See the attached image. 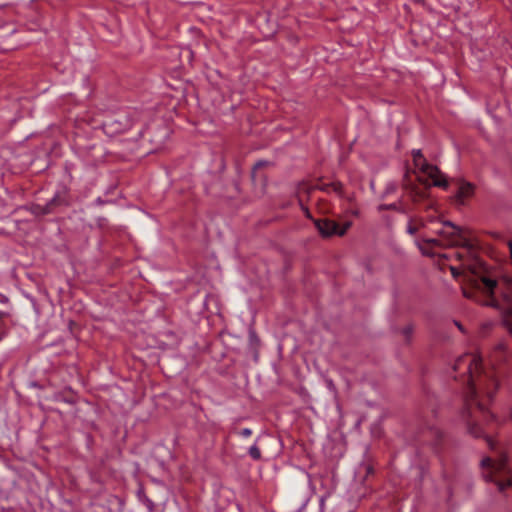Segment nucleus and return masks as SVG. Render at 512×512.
<instances>
[{
	"label": "nucleus",
	"instance_id": "obj_21",
	"mask_svg": "<svg viewBox=\"0 0 512 512\" xmlns=\"http://www.w3.org/2000/svg\"><path fill=\"white\" fill-rule=\"evenodd\" d=\"M251 434H252V430L250 428H243L239 432V435H241L242 437H249V436H251Z\"/></svg>",
	"mask_w": 512,
	"mask_h": 512
},
{
	"label": "nucleus",
	"instance_id": "obj_16",
	"mask_svg": "<svg viewBox=\"0 0 512 512\" xmlns=\"http://www.w3.org/2000/svg\"><path fill=\"white\" fill-rule=\"evenodd\" d=\"M248 454L254 461H259L262 459L261 450L256 443L249 448Z\"/></svg>",
	"mask_w": 512,
	"mask_h": 512
},
{
	"label": "nucleus",
	"instance_id": "obj_5",
	"mask_svg": "<svg viewBox=\"0 0 512 512\" xmlns=\"http://www.w3.org/2000/svg\"><path fill=\"white\" fill-rule=\"evenodd\" d=\"M411 154L415 167H417L422 173L426 174L432 180L433 186L443 189L448 188V181L446 176L439 170L437 166H434L426 161L420 149L412 150Z\"/></svg>",
	"mask_w": 512,
	"mask_h": 512
},
{
	"label": "nucleus",
	"instance_id": "obj_14",
	"mask_svg": "<svg viewBox=\"0 0 512 512\" xmlns=\"http://www.w3.org/2000/svg\"><path fill=\"white\" fill-rule=\"evenodd\" d=\"M63 203V200L60 198L58 194H55L53 198L46 203L43 207V213L48 214L53 212L54 207Z\"/></svg>",
	"mask_w": 512,
	"mask_h": 512
},
{
	"label": "nucleus",
	"instance_id": "obj_19",
	"mask_svg": "<svg viewBox=\"0 0 512 512\" xmlns=\"http://www.w3.org/2000/svg\"><path fill=\"white\" fill-rule=\"evenodd\" d=\"M378 210L379 211H384V210L401 211L399 203L381 204V205H379Z\"/></svg>",
	"mask_w": 512,
	"mask_h": 512
},
{
	"label": "nucleus",
	"instance_id": "obj_20",
	"mask_svg": "<svg viewBox=\"0 0 512 512\" xmlns=\"http://www.w3.org/2000/svg\"><path fill=\"white\" fill-rule=\"evenodd\" d=\"M396 190H397L396 183H394V182L387 183V185L385 187V190H384V193H383V197H385V196H387L389 194L394 193Z\"/></svg>",
	"mask_w": 512,
	"mask_h": 512
},
{
	"label": "nucleus",
	"instance_id": "obj_33",
	"mask_svg": "<svg viewBox=\"0 0 512 512\" xmlns=\"http://www.w3.org/2000/svg\"><path fill=\"white\" fill-rule=\"evenodd\" d=\"M147 130H148V128H147L145 131H143V130H141V131H140V135H141V137H144V136H145V133L147 132Z\"/></svg>",
	"mask_w": 512,
	"mask_h": 512
},
{
	"label": "nucleus",
	"instance_id": "obj_38",
	"mask_svg": "<svg viewBox=\"0 0 512 512\" xmlns=\"http://www.w3.org/2000/svg\"><path fill=\"white\" fill-rule=\"evenodd\" d=\"M98 203H103L100 198L97 199Z\"/></svg>",
	"mask_w": 512,
	"mask_h": 512
},
{
	"label": "nucleus",
	"instance_id": "obj_3",
	"mask_svg": "<svg viewBox=\"0 0 512 512\" xmlns=\"http://www.w3.org/2000/svg\"><path fill=\"white\" fill-rule=\"evenodd\" d=\"M141 112L136 109L120 111L103 122V129L109 135L127 132L140 120Z\"/></svg>",
	"mask_w": 512,
	"mask_h": 512
},
{
	"label": "nucleus",
	"instance_id": "obj_22",
	"mask_svg": "<svg viewBox=\"0 0 512 512\" xmlns=\"http://www.w3.org/2000/svg\"><path fill=\"white\" fill-rule=\"evenodd\" d=\"M450 270H451L452 276L455 279H457L461 275V272L459 271V269L457 267L450 266Z\"/></svg>",
	"mask_w": 512,
	"mask_h": 512
},
{
	"label": "nucleus",
	"instance_id": "obj_12",
	"mask_svg": "<svg viewBox=\"0 0 512 512\" xmlns=\"http://www.w3.org/2000/svg\"><path fill=\"white\" fill-rule=\"evenodd\" d=\"M138 500L144 504L148 510V512H154L155 504L154 502L146 495L145 488L143 485H139L136 492Z\"/></svg>",
	"mask_w": 512,
	"mask_h": 512
},
{
	"label": "nucleus",
	"instance_id": "obj_13",
	"mask_svg": "<svg viewBox=\"0 0 512 512\" xmlns=\"http://www.w3.org/2000/svg\"><path fill=\"white\" fill-rule=\"evenodd\" d=\"M474 193V186L469 182H463L458 190L457 197L461 200L469 198Z\"/></svg>",
	"mask_w": 512,
	"mask_h": 512
},
{
	"label": "nucleus",
	"instance_id": "obj_11",
	"mask_svg": "<svg viewBox=\"0 0 512 512\" xmlns=\"http://www.w3.org/2000/svg\"><path fill=\"white\" fill-rule=\"evenodd\" d=\"M248 340H249V343H248L249 349L252 351V353L254 355V359L257 360L258 354H259L258 350L260 347V338L258 337V335L254 329L249 330Z\"/></svg>",
	"mask_w": 512,
	"mask_h": 512
},
{
	"label": "nucleus",
	"instance_id": "obj_8",
	"mask_svg": "<svg viewBox=\"0 0 512 512\" xmlns=\"http://www.w3.org/2000/svg\"><path fill=\"white\" fill-rule=\"evenodd\" d=\"M421 442L431 448L434 454L440 455L444 450V434L437 427H429L423 430Z\"/></svg>",
	"mask_w": 512,
	"mask_h": 512
},
{
	"label": "nucleus",
	"instance_id": "obj_34",
	"mask_svg": "<svg viewBox=\"0 0 512 512\" xmlns=\"http://www.w3.org/2000/svg\"><path fill=\"white\" fill-rule=\"evenodd\" d=\"M456 325H457V327H458L461 331H463V327H462V325H461L460 323H457V322H456Z\"/></svg>",
	"mask_w": 512,
	"mask_h": 512
},
{
	"label": "nucleus",
	"instance_id": "obj_24",
	"mask_svg": "<svg viewBox=\"0 0 512 512\" xmlns=\"http://www.w3.org/2000/svg\"><path fill=\"white\" fill-rule=\"evenodd\" d=\"M407 232H408L409 234H411V235H414V234H416V232H417V228H416V227H414L413 225L409 224V225L407 226Z\"/></svg>",
	"mask_w": 512,
	"mask_h": 512
},
{
	"label": "nucleus",
	"instance_id": "obj_25",
	"mask_svg": "<svg viewBox=\"0 0 512 512\" xmlns=\"http://www.w3.org/2000/svg\"><path fill=\"white\" fill-rule=\"evenodd\" d=\"M0 303L8 304L9 298L6 295L0 293Z\"/></svg>",
	"mask_w": 512,
	"mask_h": 512
},
{
	"label": "nucleus",
	"instance_id": "obj_15",
	"mask_svg": "<svg viewBox=\"0 0 512 512\" xmlns=\"http://www.w3.org/2000/svg\"><path fill=\"white\" fill-rule=\"evenodd\" d=\"M11 312L10 311H0V331L3 329L6 330V334H8L9 327L7 325L8 321H11Z\"/></svg>",
	"mask_w": 512,
	"mask_h": 512
},
{
	"label": "nucleus",
	"instance_id": "obj_4",
	"mask_svg": "<svg viewBox=\"0 0 512 512\" xmlns=\"http://www.w3.org/2000/svg\"><path fill=\"white\" fill-rule=\"evenodd\" d=\"M486 482H492L497 486L500 493L512 488V469L508 464V459L503 457L494 465L493 472L483 473Z\"/></svg>",
	"mask_w": 512,
	"mask_h": 512
},
{
	"label": "nucleus",
	"instance_id": "obj_6",
	"mask_svg": "<svg viewBox=\"0 0 512 512\" xmlns=\"http://www.w3.org/2000/svg\"><path fill=\"white\" fill-rule=\"evenodd\" d=\"M314 224L319 234L324 237L343 236L351 227V222L347 221L343 225H339L336 221L323 218L315 219Z\"/></svg>",
	"mask_w": 512,
	"mask_h": 512
},
{
	"label": "nucleus",
	"instance_id": "obj_1",
	"mask_svg": "<svg viewBox=\"0 0 512 512\" xmlns=\"http://www.w3.org/2000/svg\"><path fill=\"white\" fill-rule=\"evenodd\" d=\"M462 367H466V373L468 374V388L464 397V409L463 416L471 417L473 410H477L479 413L486 414L487 403L479 399L477 385L481 381L482 373V360L479 356L473 354H466L460 356L453 369L455 371L460 370Z\"/></svg>",
	"mask_w": 512,
	"mask_h": 512
},
{
	"label": "nucleus",
	"instance_id": "obj_10",
	"mask_svg": "<svg viewBox=\"0 0 512 512\" xmlns=\"http://www.w3.org/2000/svg\"><path fill=\"white\" fill-rule=\"evenodd\" d=\"M56 400L70 405H75L78 401V397L71 388H66L56 395Z\"/></svg>",
	"mask_w": 512,
	"mask_h": 512
},
{
	"label": "nucleus",
	"instance_id": "obj_37",
	"mask_svg": "<svg viewBox=\"0 0 512 512\" xmlns=\"http://www.w3.org/2000/svg\"><path fill=\"white\" fill-rule=\"evenodd\" d=\"M167 135V130L163 129V136L165 137Z\"/></svg>",
	"mask_w": 512,
	"mask_h": 512
},
{
	"label": "nucleus",
	"instance_id": "obj_17",
	"mask_svg": "<svg viewBox=\"0 0 512 512\" xmlns=\"http://www.w3.org/2000/svg\"><path fill=\"white\" fill-rule=\"evenodd\" d=\"M497 464V461H494L490 457H485L481 460V467L482 468H488V472H493L494 465Z\"/></svg>",
	"mask_w": 512,
	"mask_h": 512
},
{
	"label": "nucleus",
	"instance_id": "obj_7",
	"mask_svg": "<svg viewBox=\"0 0 512 512\" xmlns=\"http://www.w3.org/2000/svg\"><path fill=\"white\" fill-rule=\"evenodd\" d=\"M448 246L466 245L467 239L465 238V230L450 221L443 223L442 229L439 231Z\"/></svg>",
	"mask_w": 512,
	"mask_h": 512
},
{
	"label": "nucleus",
	"instance_id": "obj_29",
	"mask_svg": "<svg viewBox=\"0 0 512 512\" xmlns=\"http://www.w3.org/2000/svg\"><path fill=\"white\" fill-rule=\"evenodd\" d=\"M6 330L3 329L2 331H0V341L6 336Z\"/></svg>",
	"mask_w": 512,
	"mask_h": 512
},
{
	"label": "nucleus",
	"instance_id": "obj_18",
	"mask_svg": "<svg viewBox=\"0 0 512 512\" xmlns=\"http://www.w3.org/2000/svg\"><path fill=\"white\" fill-rule=\"evenodd\" d=\"M413 331H414V327L411 324L406 325L402 329L401 332H402L403 336L405 337V340H406L407 343H410L412 335H413Z\"/></svg>",
	"mask_w": 512,
	"mask_h": 512
},
{
	"label": "nucleus",
	"instance_id": "obj_31",
	"mask_svg": "<svg viewBox=\"0 0 512 512\" xmlns=\"http://www.w3.org/2000/svg\"><path fill=\"white\" fill-rule=\"evenodd\" d=\"M508 246H509V249H510V256L512 257V241L508 242Z\"/></svg>",
	"mask_w": 512,
	"mask_h": 512
},
{
	"label": "nucleus",
	"instance_id": "obj_23",
	"mask_svg": "<svg viewBox=\"0 0 512 512\" xmlns=\"http://www.w3.org/2000/svg\"><path fill=\"white\" fill-rule=\"evenodd\" d=\"M301 210L303 211L304 215L307 218L312 219L313 221L315 220V219L312 218V215H311L309 209L306 206H304L303 204H301Z\"/></svg>",
	"mask_w": 512,
	"mask_h": 512
},
{
	"label": "nucleus",
	"instance_id": "obj_36",
	"mask_svg": "<svg viewBox=\"0 0 512 512\" xmlns=\"http://www.w3.org/2000/svg\"><path fill=\"white\" fill-rule=\"evenodd\" d=\"M428 256H435L434 254H429ZM437 256H441V257H444L446 256L445 254H438Z\"/></svg>",
	"mask_w": 512,
	"mask_h": 512
},
{
	"label": "nucleus",
	"instance_id": "obj_30",
	"mask_svg": "<svg viewBox=\"0 0 512 512\" xmlns=\"http://www.w3.org/2000/svg\"><path fill=\"white\" fill-rule=\"evenodd\" d=\"M263 165H264V162H262V161L257 162V163L255 164V166H254V170H255V169H257V168H259V167H261V166H263Z\"/></svg>",
	"mask_w": 512,
	"mask_h": 512
},
{
	"label": "nucleus",
	"instance_id": "obj_2",
	"mask_svg": "<svg viewBox=\"0 0 512 512\" xmlns=\"http://www.w3.org/2000/svg\"><path fill=\"white\" fill-rule=\"evenodd\" d=\"M464 278L470 286V289L462 287V294L467 299L474 300L477 291L493 295L494 289L497 287V280L488 274L486 267H483L482 264L480 267H473L464 275Z\"/></svg>",
	"mask_w": 512,
	"mask_h": 512
},
{
	"label": "nucleus",
	"instance_id": "obj_32",
	"mask_svg": "<svg viewBox=\"0 0 512 512\" xmlns=\"http://www.w3.org/2000/svg\"><path fill=\"white\" fill-rule=\"evenodd\" d=\"M324 503H325V499H324V498H321V501H320V506H321V508H323V507H324Z\"/></svg>",
	"mask_w": 512,
	"mask_h": 512
},
{
	"label": "nucleus",
	"instance_id": "obj_35",
	"mask_svg": "<svg viewBox=\"0 0 512 512\" xmlns=\"http://www.w3.org/2000/svg\"><path fill=\"white\" fill-rule=\"evenodd\" d=\"M490 381L493 384L494 388L496 389L497 388V384L495 383V380H490Z\"/></svg>",
	"mask_w": 512,
	"mask_h": 512
},
{
	"label": "nucleus",
	"instance_id": "obj_28",
	"mask_svg": "<svg viewBox=\"0 0 512 512\" xmlns=\"http://www.w3.org/2000/svg\"><path fill=\"white\" fill-rule=\"evenodd\" d=\"M365 469H366V475H367V476H368V475H370V474H372V473L374 472L373 467H372V466H370V465H367V466L365 467Z\"/></svg>",
	"mask_w": 512,
	"mask_h": 512
},
{
	"label": "nucleus",
	"instance_id": "obj_9",
	"mask_svg": "<svg viewBox=\"0 0 512 512\" xmlns=\"http://www.w3.org/2000/svg\"><path fill=\"white\" fill-rule=\"evenodd\" d=\"M467 430L470 435L475 438L484 437L488 443V445L493 448V442L490 437L484 435L482 428L475 422L467 421Z\"/></svg>",
	"mask_w": 512,
	"mask_h": 512
},
{
	"label": "nucleus",
	"instance_id": "obj_26",
	"mask_svg": "<svg viewBox=\"0 0 512 512\" xmlns=\"http://www.w3.org/2000/svg\"><path fill=\"white\" fill-rule=\"evenodd\" d=\"M485 393H486V398H487L486 402H490L493 398L494 392L489 390V391H486Z\"/></svg>",
	"mask_w": 512,
	"mask_h": 512
},
{
	"label": "nucleus",
	"instance_id": "obj_27",
	"mask_svg": "<svg viewBox=\"0 0 512 512\" xmlns=\"http://www.w3.org/2000/svg\"><path fill=\"white\" fill-rule=\"evenodd\" d=\"M504 325L507 327L509 333L512 335V323H510L509 321H505Z\"/></svg>",
	"mask_w": 512,
	"mask_h": 512
}]
</instances>
